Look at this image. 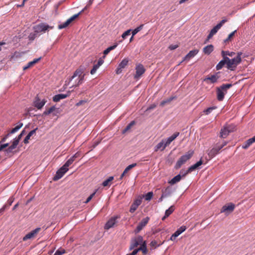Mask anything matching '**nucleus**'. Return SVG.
Returning <instances> with one entry per match:
<instances>
[{"mask_svg":"<svg viewBox=\"0 0 255 255\" xmlns=\"http://www.w3.org/2000/svg\"><path fill=\"white\" fill-rule=\"evenodd\" d=\"M117 46V44H115L111 46L104 51V54L105 55H107L111 50L114 49Z\"/></svg>","mask_w":255,"mask_h":255,"instance_id":"43","label":"nucleus"},{"mask_svg":"<svg viewBox=\"0 0 255 255\" xmlns=\"http://www.w3.org/2000/svg\"><path fill=\"white\" fill-rule=\"evenodd\" d=\"M114 180V177L113 176H110L109 177L107 180H105L103 183L102 185L104 187H110L111 185V182Z\"/></svg>","mask_w":255,"mask_h":255,"instance_id":"29","label":"nucleus"},{"mask_svg":"<svg viewBox=\"0 0 255 255\" xmlns=\"http://www.w3.org/2000/svg\"><path fill=\"white\" fill-rule=\"evenodd\" d=\"M74 161L73 159V157H71L69 159H68L66 163L62 166L65 167L66 169L69 170L68 167L71 165L73 162Z\"/></svg>","mask_w":255,"mask_h":255,"instance_id":"34","label":"nucleus"},{"mask_svg":"<svg viewBox=\"0 0 255 255\" xmlns=\"http://www.w3.org/2000/svg\"><path fill=\"white\" fill-rule=\"evenodd\" d=\"M219 73H217L215 75H211V76H208L204 79V81L207 84L215 83L217 82L219 76H218Z\"/></svg>","mask_w":255,"mask_h":255,"instance_id":"17","label":"nucleus"},{"mask_svg":"<svg viewBox=\"0 0 255 255\" xmlns=\"http://www.w3.org/2000/svg\"><path fill=\"white\" fill-rule=\"evenodd\" d=\"M93 1L94 0H90L88 4L84 7V8L83 9H82L80 12H81V13L84 11L86 9H87V8L89 7L93 2Z\"/></svg>","mask_w":255,"mask_h":255,"instance_id":"55","label":"nucleus"},{"mask_svg":"<svg viewBox=\"0 0 255 255\" xmlns=\"http://www.w3.org/2000/svg\"><path fill=\"white\" fill-rule=\"evenodd\" d=\"M243 53L241 52H239L237 53V56L236 57H234L233 59H230L229 57H226V60L227 61V68L231 70L234 71L237 68V66L241 63L242 61V57Z\"/></svg>","mask_w":255,"mask_h":255,"instance_id":"2","label":"nucleus"},{"mask_svg":"<svg viewBox=\"0 0 255 255\" xmlns=\"http://www.w3.org/2000/svg\"><path fill=\"white\" fill-rule=\"evenodd\" d=\"M226 57L223 58V59L216 66V69L219 70L223 68V67L226 64L227 65V61L226 60Z\"/></svg>","mask_w":255,"mask_h":255,"instance_id":"27","label":"nucleus"},{"mask_svg":"<svg viewBox=\"0 0 255 255\" xmlns=\"http://www.w3.org/2000/svg\"><path fill=\"white\" fill-rule=\"evenodd\" d=\"M37 33H31L29 35V39L31 40H33L34 39V38H35V37L37 36Z\"/></svg>","mask_w":255,"mask_h":255,"instance_id":"54","label":"nucleus"},{"mask_svg":"<svg viewBox=\"0 0 255 255\" xmlns=\"http://www.w3.org/2000/svg\"><path fill=\"white\" fill-rule=\"evenodd\" d=\"M173 99L174 97H170L168 99L163 100L160 103V106L161 107H163L165 105L170 103Z\"/></svg>","mask_w":255,"mask_h":255,"instance_id":"42","label":"nucleus"},{"mask_svg":"<svg viewBox=\"0 0 255 255\" xmlns=\"http://www.w3.org/2000/svg\"><path fill=\"white\" fill-rule=\"evenodd\" d=\"M100 67V66L98 65V64H95L94 66H93V68L91 69V71H90V73L92 74V75H93L94 74L97 70Z\"/></svg>","mask_w":255,"mask_h":255,"instance_id":"45","label":"nucleus"},{"mask_svg":"<svg viewBox=\"0 0 255 255\" xmlns=\"http://www.w3.org/2000/svg\"><path fill=\"white\" fill-rule=\"evenodd\" d=\"M227 21L226 19H222L218 24L213 27L210 31V33L208 35L207 40L211 39L214 35H215L217 31L221 28L223 25Z\"/></svg>","mask_w":255,"mask_h":255,"instance_id":"6","label":"nucleus"},{"mask_svg":"<svg viewBox=\"0 0 255 255\" xmlns=\"http://www.w3.org/2000/svg\"><path fill=\"white\" fill-rule=\"evenodd\" d=\"M46 101L41 100L38 97H36L34 101V105L38 109H40L43 107Z\"/></svg>","mask_w":255,"mask_h":255,"instance_id":"19","label":"nucleus"},{"mask_svg":"<svg viewBox=\"0 0 255 255\" xmlns=\"http://www.w3.org/2000/svg\"><path fill=\"white\" fill-rule=\"evenodd\" d=\"M203 164V161L202 160V158L198 161L196 163L194 164V165L191 166L187 170H186L185 172L183 173V170H182L180 171V173L183 174V176H185L187 175L188 173H190L195 169H197L200 165H201Z\"/></svg>","mask_w":255,"mask_h":255,"instance_id":"11","label":"nucleus"},{"mask_svg":"<svg viewBox=\"0 0 255 255\" xmlns=\"http://www.w3.org/2000/svg\"><path fill=\"white\" fill-rule=\"evenodd\" d=\"M37 128H35L33 130H31L28 133V135L30 137H31V136H32L33 134H35L36 133V130Z\"/></svg>","mask_w":255,"mask_h":255,"instance_id":"59","label":"nucleus"},{"mask_svg":"<svg viewBox=\"0 0 255 255\" xmlns=\"http://www.w3.org/2000/svg\"><path fill=\"white\" fill-rule=\"evenodd\" d=\"M235 208V204L232 203H230L223 206L221 210V213H225L226 215H228L234 211Z\"/></svg>","mask_w":255,"mask_h":255,"instance_id":"10","label":"nucleus"},{"mask_svg":"<svg viewBox=\"0 0 255 255\" xmlns=\"http://www.w3.org/2000/svg\"><path fill=\"white\" fill-rule=\"evenodd\" d=\"M143 26V24H141L140 26H139L138 27H137L135 29H134L132 31V36L135 35L137 32H138L139 31H140L142 29Z\"/></svg>","mask_w":255,"mask_h":255,"instance_id":"44","label":"nucleus"},{"mask_svg":"<svg viewBox=\"0 0 255 255\" xmlns=\"http://www.w3.org/2000/svg\"><path fill=\"white\" fill-rule=\"evenodd\" d=\"M120 219V216L118 215L114 216L112 217L106 223L104 226L105 230H109L111 228H113L118 223V220Z\"/></svg>","mask_w":255,"mask_h":255,"instance_id":"5","label":"nucleus"},{"mask_svg":"<svg viewBox=\"0 0 255 255\" xmlns=\"http://www.w3.org/2000/svg\"><path fill=\"white\" fill-rule=\"evenodd\" d=\"M80 14H81V12H79L78 13L74 14L70 18L68 19L66 21L64 22L63 24L59 25V29H62L67 27L73 20L77 18Z\"/></svg>","mask_w":255,"mask_h":255,"instance_id":"13","label":"nucleus"},{"mask_svg":"<svg viewBox=\"0 0 255 255\" xmlns=\"http://www.w3.org/2000/svg\"><path fill=\"white\" fill-rule=\"evenodd\" d=\"M214 50V46L210 44L206 46L203 48V52L206 54H210Z\"/></svg>","mask_w":255,"mask_h":255,"instance_id":"26","label":"nucleus"},{"mask_svg":"<svg viewBox=\"0 0 255 255\" xmlns=\"http://www.w3.org/2000/svg\"><path fill=\"white\" fill-rule=\"evenodd\" d=\"M177 237L178 236L175 233H174L172 235L170 239L171 241H174Z\"/></svg>","mask_w":255,"mask_h":255,"instance_id":"62","label":"nucleus"},{"mask_svg":"<svg viewBox=\"0 0 255 255\" xmlns=\"http://www.w3.org/2000/svg\"><path fill=\"white\" fill-rule=\"evenodd\" d=\"M142 242V237L141 236H138L131 240L129 250L130 251L133 250L135 248H136L138 246L140 245Z\"/></svg>","mask_w":255,"mask_h":255,"instance_id":"8","label":"nucleus"},{"mask_svg":"<svg viewBox=\"0 0 255 255\" xmlns=\"http://www.w3.org/2000/svg\"><path fill=\"white\" fill-rule=\"evenodd\" d=\"M179 135V132H176L174 133L171 136L167 138V139H164L165 145H166V146H168L171 143V142L173 141Z\"/></svg>","mask_w":255,"mask_h":255,"instance_id":"20","label":"nucleus"},{"mask_svg":"<svg viewBox=\"0 0 255 255\" xmlns=\"http://www.w3.org/2000/svg\"><path fill=\"white\" fill-rule=\"evenodd\" d=\"M218 143L219 146L220 147V148H222L224 146L227 145V142L226 141H223L221 144Z\"/></svg>","mask_w":255,"mask_h":255,"instance_id":"61","label":"nucleus"},{"mask_svg":"<svg viewBox=\"0 0 255 255\" xmlns=\"http://www.w3.org/2000/svg\"><path fill=\"white\" fill-rule=\"evenodd\" d=\"M134 124H135V122L134 121L131 122L128 125V126L126 127V128L123 130V133H125L127 131H128V130H129L131 128L133 125H134Z\"/></svg>","mask_w":255,"mask_h":255,"instance_id":"41","label":"nucleus"},{"mask_svg":"<svg viewBox=\"0 0 255 255\" xmlns=\"http://www.w3.org/2000/svg\"><path fill=\"white\" fill-rule=\"evenodd\" d=\"M140 247L138 248L139 251H142L143 254H146L147 251L145 241H143V242L140 245Z\"/></svg>","mask_w":255,"mask_h":255,"instance_id":"28","label":"nucleus"},{"mask_svg":"<svg viewBox=\"0 0 255 255\" xmlns=\"http://www.w3.org/2000/svg\"><path fill=\"white\" fill-rule=\"evenodd\" d=\"M187 229L185 226H182L175 232L176 234L178 236L183 232H184Z\"/></svg>","mask_w":255,"mask_h":255,"instance_id":"39","label":"nucleus"},{"mask_svg":"<svg viewBox=\"0 0 255 255\" xmlns=\"http://www.w3.org/2000/svg\"><path fill=\"white\" fill-rule=\"evenodd\" d=\"M251 145V144L249 142V141L247 140L245 143V144L244 145H243L242 147L244 149H247L248 148L250 145Z\"/></svg>","mask_w":255,"mask_h":255,"instance_id":"58","label":"nucleus"},{"mask_svg":"<svg viewBox=\"0 0 255 255\" xmlns=\"http://www.w3.org/2000/svg\"><path fill=\"white\" fill-rule=\"evenodd\" d=\"M40 59V58L34 59L33 61H30L27 63V64L23 67V70H26L30 67L33 66L36 63H37Z\"/></svg>","mask_w":255,"mask_h":255,"instance_id":"23","label":"nucleus"},{"mask_svg":"<svg viewBox=\"0 0 255 255\" xmlns=\"http://www.w3.org/2000/svg\"><path fill=\"white\" fill-rule=\"evenodd\" d=\"M40 230L41 229L40 228H37L28 233L23 238V241H25L27 240L34 238Z\"/></svg>","mask_w":255,"mask_h":255,"instance_id":"14","label":"nucleus"},{"mask_svg":"<svg viewBox=\"0 0 255 255\" xmlns=\"http://www.w3.org/2000/svg\"><path fill=\"white\" fill-rule=\"evenodd\" d=\"M68 171L63 166H62L56 172L55 175L54 176L53 180L54 181H57L62 178L65 173Z\"/></svg>","mask_w":255,"mask_h":255,"instance_id":"16","label":"nucleus"},{"mask_svg":"<svg viewBox=\"0 0 255 255\" xmlns=\"http://www.w3.org/2000/svg\"><path fill=\"white\" fill-rule=\"evenodd\" d=\"M65 253V251L64 249L58 250L54 255H62Z\"/></svg>","mask_w":255,"mask_h":255,"instance_id":"50","label":"nucleus"},{"mask_svg":"<svg viewBox=\"0 0 255 255\" xmlns=\"http://www.w3.org/2000/svg\"><path fill=\"white\" fill-rule=\"evenodd\" d=\"M181 179V176L180 174H178L175 177H174L169 182V183L171 184H174L177 182H179Z\"/></svg>","mask_w":255,"mask_h":255,"instance_id":"31","label":"nucleus"},{"mask_svg":"<svg viewBox=\"0 0 255 255\" xmlns=\"http://www.w3.org/2000/svg\"><path fill=\"white\" fill-rule=\"evenodd\" d=\"M194 151L190 150L187 152L184 155L181 156L177 161L175 165V168L176 169L180 168L183 164L192 157Z\"/></svg>","mask_w":255,"mask_h":255,"instance_id":"4","label":"nucleus"},{"mask_svg":"<svg viewBox=\"0 0 255 255\" xmlns=\"http://www.w3.org/2000/svg\"><path fill=\"white\" fill-rule=\"evenodd\" d=\"M232 86L231 84H223L217 88V98L218 101H222L224 98L225 95L227 93L228 89Z\"/></svg>","mask_w":255,"mask_h":255,"instance_id":"3","label":"nucleus"},{"mask_svg":"<svg viewBox=\"0 0 255 255\" xmlns=\"http://www.w3.org/2000/svg\"><path fill=\"white\" fill-rule=\"evenodd\" d=\"M166 145L164 143V140L162 139L159 143H158L154 147V151L157 152L158 150L163 151L166 148Z\"/></svg>","mask_w":255,"mask_h":255,"instance_id":"21","label":"nucleus"},{"mask_svg":"<svg viewBox=\"0 0 255 255\" xmlns=\"http://www.w3.org/2000/svg\"><path fill=\"white\" fill-rule=\"evenodd\" d=\"M68 97V95L60 94L54 96L53 97V101L55 102H59L60 100L65 99Z\"/></svg>","mask_w":255,"mask_h":255,"instance_id":"25","label":"nucleus"},{"mask_svg":"<svg viewBox=\"0 0 255 255\" xmlns=\"http://www.w3.org/2000/svg\"><path fill=\"white\" fill-rule=\"evenodd\" d=\"M156 107V105L155 104H152L147 108L146 111L152 110V109H154Z\"/></svg>","mask_w":255,"mask_h":255,"instance_id":"64","label":"nucleus"},{"mask_svg":"<svg viewBox=\"0 0 255 255\" xmlns=\"http://www.w3.org/2000/svg\"><path fill=\"white\" fill-rule=\"evenodd\" d=\"M62 2L61 1H59V2H58L57 3H56L55 5H54V12H53L52 13V14H54V16L56 15L57 14H58V12H57V9H58V7L60 5V4H61Z\"/></svg>","mask_w":255,"mask_h":255,"instance_id":"46","label":"nucleus"},{"mask_svg":"<svg viewBox=\"0 0 255 255\" xmlns=\"http://www.w3.org/2000/svg\"><path fill=\"white\" fill-rule=\"evenodd\" d=\"M130 29L128 30L125 31L122 35V37L123 39H125L126 37L130 34Z\"/></svg>","mask_w":255,"mask_h":255,"instance_id":"51","label":"nucleus"},{"mask_svg":"<svg viewBox=\"0 0 255 255\" xmlns=\"http://www.w3.org/2000/svg\"><path fill=\"white\" fill-rule=\"evenodd\" d=\"M178 47H179V45H178V44H171L169 46L168 48L169 49L173 50L176 49Z\"/></svg>","mask_w":255,"mask_h":255,"instance_id":"57","label":"nucleus"},{"mask_svg":"<svg viewBox=\"0 0 255 255\" xmlns=\"http://www.w3.org/2000/svg\"><path fill=\"white\" fill-rule=\"evenodd\" d=\"M84 80V74L80 69H77L70 78L67 85L70 88L76 87L82 84Z\"/></svg>","mask_w":255,"mask_h":255,"instance_id":"1","label":"nucleus"},{"mask_svg":"<svg viewBox=\"0 0 255 255\" xmlns=\"http://www.w3.org/2000/svg\"><path fill=\"white\" fill-rule=\"evenodd\" d=\"M237 30H235L232 32H231L228 36V37L224 40L225 43H228L229 42L232 41L233 36H234L235 34L236 33Z\"/></svg>","mask_w":255,"mask_h":255,"instance_id":"35","label":"nucleus"},{"mask_svg":"<svg viewBox=\"0 0 255 255\" xmlns=\"http://www.w3.org/2000/svg\"><path fill=\"white\" fill-rule=\"evenodd\" d=\"M48 29V25L43 23L37 25L34 27L35 33H38L41 32H45Z\"/></svg>","mask_w":255,"mask_h":255,"instance_id":"18","label":"nucleus"},{"mask_svg":"<svg viewBox=\"0 0 255 255\" xmlns=\"http://www.w3.org/2000/svg\"><path fill=\"white\" fill-rule=\"evenodd\" d=\"M145 71V69L142 64H139L136 65L135 67V74L134 75V79L136 80L139 79L144 73Z\"/></svg>","mask_w":255,"mask_h":255,"instance_id":"9","label":"nucleus"},{"mask_svg":"<svg viewBox=\"0 0 255 255\" xmlns=\"http://www.w3.org/2000/svg\"><path fill=\"white\" fill-rule=\"evenodd\" d=\"M225 127L230 133L235 131L236 129V126L234 124H226L225 125Z\"/></svg>","mask_w":255,"mask_h":255,"instance_id":"30","label":"nucleus"},{"mask_svg":"<svg viewBox=\"0 0 255 255\" xmlns=\"http://www.w3.org/2000/svg\"><path fill=\"white\" fill-rule=\"evenodd\" d=\"M22 123H19L18 125L16 126L14 128H12L8 133H9L10 135V134L15 133V132L17 131L22 127Z\"/></svg>","mask_w":255,"mask_h":255,"instance_id":"36","label":"nucleus"},{"mask_svg":"<svg viewBox=\"0 0 255 255\" xmlns=\"http://www.w3.org/2000/svg\"><path fill=\"white\" fill-rule=\"evenodd\" d=\"M97 190L93 193H92L87 199L84 202L85 203L87 204L88 203V202H89L91 199L93 198V197L94 196V195H95L96 193L97 192Z\"/></svg>","mask_w":255,"mask_h":255,"instance_id":"49","label":"nucleus"},{"mask_svg":"<svg viewBox=\"0 0 255 255\" xmlns=\"http://www.w3.org/2000/svg\"><path fill=\"white\" fill-rule=\"evenodd\" d=\"M230 132L227 129L225 126L223 127L222 128H221L220 133V137L223 138H226L228 135L229 134Z\"/></svg>","mask_w":255,"mask_h":255,"instance_id":"24","label":"nucleus"},{"mask_svg":"<svg viewBox=\"0 0 255 255\" xmlns=\"http://www.w3.org/2000/svg\"><path fill=\"white\" fill-rule=\"evenodd\" d=\"M128 58H124L119 64V67L120 68H124L127 66L128 64Z\"/></svg>","mask_w":255,"mask_h":255,"instance_id":"33","label":"nucleus"},{"mask_svg":"<svg viewBox=\"0 0 255 255\" xmlns=\"http://www.w3.org/2000/svg\"><path fill=\"white\" fill-rule=\"evenodd\" d=\"M136 165H137V164L135 163H132V164H131L130 165H129L128 166H127L126 168V169L124 171V172H123L124 174L126 175L129 170H130L132 168L135 167Z\"/></svg>","mask_w":255,"mask_h":255,"instance_id":"40","label":"nucleus"},{"mask_svg":"<svg viewBox=\"0 0 255 255\" xmlns=\"http://www.w3.org/2000/svg\"><path fill=\"white\" fill-rule=\"evenodd\" d=\"M216 109H217V107H216V106L209 107V108H207V109L204 110L203 112L205 115H208L210 114L214 110H215Z\"/></svg>","mask_w":255,"mask_h":255,"instance_id":"37","label":"nucleus"},{"mask_svg":"<svg viewBox=\"0 0 255 255\" xmlns=\"http://www.w3.org/2000/svg\"><path fill=\"white\" fill-rule=\"evenodd\" d=\"M137 208V207L136 205H134L132 204L130 208L129 211L131 213H133Z\"/></svg>","mask_w":255,"mask_h":255,"instance_id":"56","label":"nucleus"},{"mask_svg":"<svg viewBox=\"0 0 255 255\" xmlns=\"http://www.w3.org/2000/svg\"><path fill=\"white\" fill-rule=\"evenodd\" d=\"M175 207L174 206H171L167 210L165 211V214L166 216H169L174 211Z\"/></svg>","mask_w":255,"mask_h":255,"instance_id":"38","label":"nucleus"},{"mask_svg":"<svg viewBox=\"0 0 255 255\" xmlns=\"http://www.w3.org/2000/svg\"><path fill=\"white\" fill-rule=\"evenodd\" d=\"M153 196V193L152 192H148L145 196V199L146 201H150Z\"/></svg>","mask_w":255,"mask_h":255,"instance_id":"47","label":"nucleus"},{"mask_svg":"<svg viewBox=\"0 0 255 255\" xmlns=\"http://www.w3.org/2000/svg\"><path fill=\"white\" fill-rule=\"evenodd\" d=\"M141 199L140 198V199H137L136 200H135L134 202H133V204L134 205H136L137 207H138L139 205H140L141 203Z\"/></svg>","mask_w":255,"mask_h":255,"instance_id":"52","label":"nucleus"},{"mask_svg":"<svg viewBox=\"0 0 255 255\" xmlns=\"http://www.w3.org/2000/svg\"><path fill=\"white\" fill-rule=\"evenodd\" d=\"M248 140L249 141V143H250L251 144H252L254 142H255V135L254 137L249 139Z\"/></svg>","mask_w":255,"mask_h":255,"instance_id":"60","label":"nucleus"},{"mask_svg":"<svg viewBox=\"0 0 255 255\" xmlns=\"http://www.w3.org/2000/svg\"><path fill=\"white\" fill-rule=\"evenodd\" d=\"M16 146L13 144H11L10 146H9L6 150L7 153H10L12 151V150L15 149Z\"/></svg>","mask_w":255,"mask_h":255,"instance_id":"48","label":"nucleus"},{"mask_svg":"<svg viewBox=\"0 0 255 255\" xmlns=\"http://www.w3.org/2000/svg\"><path fill=\"white\" fill-rule=\"evenodd\" d=\"M61 110L59 108H56L54 106H52L49 108V118L51 117H55L54 120H57L58 116L60 114Z\"/></svg>","mask_w":255,"mask_h":255,"instance_id":"12","label":"nucleus"},{"mask_svg":"<svg viewBox=\"0 0 255 255\" xmlns=\"http://www.w3.org/2000/svg\"><path fill=\"white\" fill-rule=\"evenodd\" d=\"M30 137L28 136V135H26V136L25 137L23 142L24 143L27 144L29 142L28 140L30 139Z\"/></svg>","mask_w":255,"mask_h":255,"instance_id":"63","label":"nucleus"},{"mask_svg":"<svg viewBox=\"0 0 255 255\" xmlns=\"http://www.w3.org/2000/svg\"><path fill=\"white\" fill-rule=\"evenodd\" d=\"M222 56L223 58L228 57L227 56L228 55L229 56L232 57L235 55V53L234 52H230L229 51H222L221 52Z\"/></svg>","mask_w":255,"mask_h":255,"instance_id":"32","label":"nucleus"},{"mask_svg":"<svg viewBox=\"0 0 255 255\" xmlns=\"http://www.w3.org/2000/svg\"><path fill=\"white\" fill-rule=\"evenodd\" d=\"M14 200V198H13V196L9 198V199L7 201V207L11 205V204L13 202Z\"/></svg>","mask_w":255,"mask_h":255,"instance_id":"53","label":"nucleus"},{"mask_svg":"<svg viewBox=\"0 0 255 255\" xmlns=\"http://www.w3.org/2000/svg\"><path fill=\"white\" fill-rule=\"evenodd\" d=\"M221 149V148L219 146L218 143H217L214 147L208 151V155L209 158L210 159L213 158L219 153Z\"/></svg>","mask_w":255,"mask_h":255,"instance_id":"15","label":"nucleus"},{"mask_svg":"<svg viewBox=\"0 0 255 255\" xmlns=\"http://www.w3.org/2000/svg\"><path fill=\"white\" fill-rule=\"evenodd\" d=\"M150 220L149 217H146L142 219V220L138 223L136 229L134 230V233L136 234L139 233L148 224Z\"/></svg>","mask_w":255,"mask_h":255,"instance_id":"7","label":"nucleus"},{"mask_svg":"<svg viewBox=\"0 0 255 255\" xmlns=\"http://www.w3.org/2000/svg\"><path fill=\"white\" fill-rule=\"evenodd\" d=\"M198 52V50H193L190 51L184 58L183 61L181 62H182L183 61H188L191 58L195 56Z\"/></svg>","mask_w":255,"mask_h":255,"instance_id":"22","label":"nucleus"}]
</instances>
